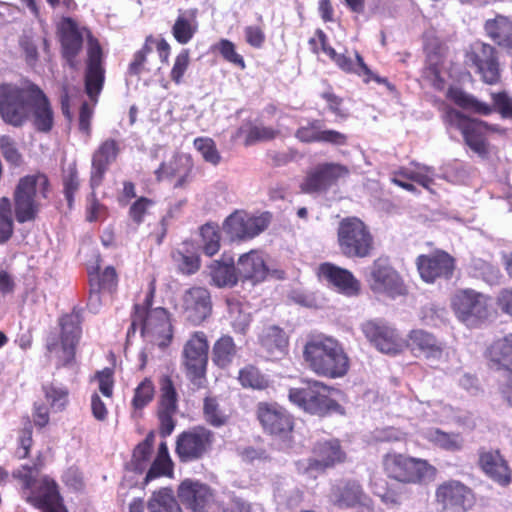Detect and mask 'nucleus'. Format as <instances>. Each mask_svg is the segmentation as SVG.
Segmentation results:
<instances>
[{"label": "nucleus", "mask_w": 512, "mask_h": 512, "mask_svg": "<svg viewBox=\"0 0 512 512\" xmlns=\"http://www.w3.org/2000/svg\"><path fill=\"white\" fill-rule=\"evenodd\" d=\"M429 440L435 446L450 452L460 451L463 448V438L460 433H448L439 428L430 432Z\"/></svg>", "instance_id": "55"}, {"label": "nucleus", "mask_w": 512, "mask_h": 512, "mask_svg": "<svg viewBox=\"0 0 512 512\" xmlns=\"http://www.w3.org/2000/svg\"><path fill=\"white\" fill-rule=\"evenodd\" d=\"M120 152V144L113 138L105 139L98 145L91 157L90 187L102 185L110 165L117 160Z\"/></svg>", "instance_id": "28"}, {"label": "nucleus", "mask_w": 512, "mask_h": 512, "mask_svg": "<svg viewBox=\"0 0 512 512\" xmlns=\"http://www.w3.org/2000/svg\"><path fill=\"white\" fill-rule=\"evenodd\" d=\"M195 149L201 154L205 162L214 166L221 162V154L217 149L216 143L209 137H197L193 141Z\"/></svg>", "instance_id": "61"}, {"label": "nucleus", "mask_w": 512, "mask_h": 512, "mask_svg": "<svg viewBox=\"0 0 512 512\" xmlns=\"http://www.w3.org/2000/svg\"><path fill=\"white\" fill-rule=\"evenodd\" d=\"M186 200L179 201L174 206L170 207L167 213L160 219L157 227L151 231L148 235L149 239L152 240L157 246H160L168 232V226L171 219L174 218V213L180 211Z\"/></svg>", "instance_id": "62"}, {"label": "nucleus", "mask_w": 512, "mask_h": 512, "mask_svg": "<svg viewBox=\"0 0 512 512\" xmlns=\"http://www.w3.org/2000/svg\"><path fill=\"white\" fill-rule=\"evenodd\" d=\"M355 58L356 63H354L349 56L345 54H338L334 59V62L345 73L356 74L361 77L365 84L374 81L378 84L385 85L390 91L395 89L394 85L391 84L387 78L381 77L370 70L365 64L363 57L358 52H356Z\"/></svg>", "instance_id": "38"}, {"label": "nucleus", "mask_w": 512, "mask_h": 512, "mask_svg": "<svg viewBox=\"0 0 512 512\" xmlns=\"http://www.w3.org/2000/svg\"><path fill=\"white\" fill-rule=\"evenodd\" d=\"M474 275L481 277L485 282L489 284L498 283L501 278V273L498 267L483 261L481 259L474 260L472 262Z\"/></svg>", "instance_id": "64"}, {"label": "nucleus", "mask_w": 512, "mask_h": 512, "mask_svg": "<svg viewBox=\"0 0 512 512\" xmlns=\"http://www.w3.org/2000/svg\"><path fill=\"white\" fill-rule=\"evenodd\" d=\"M484 30L498 47L512 51V17L496 15L485 21Z\"/></svg>", "instance_id": "43"}, {"label": "nucleus", "mask_w": 512, "mask_h": 512, "mask_svg": "<svg viewBox=\"0 0 512 512\" xmlns=\"http://www.w3.org/2000/svg\"><path fill=\"white\" fill-rule=\"evenodd\" d=\"M435 501L443 510L467 512L475 502L473 490L459 480H446L435 490Z\"/></svg>", "instance_id": "23"}, {"label": "nucleus", "mask_w": 512, "mask_h": 512, "mask_svg": "<svg viewBox=\"0 0 512 512\" xmlns=\"http://www.w3.org/2000/svg\"><path fill=\"white\" fill-rule=\"evenodd\" d=\"M492 104L479 100L462 88L450 86L446 98L459 108L473 114L489 116L497 112L504 119L512 120V97L505 90L491 93Z\"/></svg>", "instance_id": "12"}, {"label": "nucleus", "mask_w": 512, "mask_h": 512, "mask_svg": "<svg viewBox=\"0 0 512 512\" xmlns=\"http://www.w3.org/2000/svg\"><path fill=\"white\" fill-rule=\"evenodd\" d=\"M260 345L270 359L279 360L288 353L289 338L282 328L272 325L264 329Z\"/></svg>", "instance_id": "41"}, {"label": "nucleus", "mask_w": 512, "mask_h": 512, "mask_svg": "<svg viewBox=\"0 0 512 512\" xmlns=\"http://www.w3.org/2000/svg\"><path fill=\"white\" fill-rule=\"evenodd\" d=\"M346 453L336 438L318 440L312 447V456L307 461V472H325L343 463Z\"/></svg>", "instance_id": "25"}, {"label": "nucleus", "mask_w": 512, "mask_h": 512, "mask_svg": "<svg viewBox=\"0 0 512 512\" xmlns=\"http://www.w3.org/2000/svg\"><path fill=\"white\" fill-rule=\"evenodd\" d=\"M0 118L15 128L31 122L37 132L49 133L54 127V111L44 91L33 82L0 83Z\"/></svg>", "instance_id": "1"}, {"label": "nucleus", "mask_w": 512, "mask_h": 512, "mask_svg": "<svg viewBox=\"0 0 512 512\" xmlns=\"http://www.w3.org/2000/svg\"><path fill=\"white\" fill-rule=\"evenodd\" d=\"M215 441V433L206 426L191 427L177 435L175 455L183 464L201 461L211 454Z\"/></svg>", "instance_id": "13"}, {"label": "nucleus", "mask_w": 512, "mask_h": 512, "mask_svg": "<svg viewBox=\"0 0 512 512\" xmlns=\"http://www.w3.org/2000/svg\"><path fill=\"white\" fill-rule=\"evenodd\" d=\"M256 417L264 433L280 439H291L294 418L284 407L277 403L259 402Z\"/></svg>", "instance_id": "17"}, {"label": "nucleus", "mask_w": 512, "mask_h": 512, "mask_svg": "<svg viewBox=\"0 0 512 512\" xmlns=\"http://www.w3.org/2000/svg\"><path fill=\"white\" fill-rule=\"evenodd\" d=\"M365 337L381 352L398 354L403 349V339L397 330L385 322L370 320L361 328Z\"/></svg>", "instance_id": "26"}, {"label": "nucleus", "mask_w": 512, "mask_h": 512, "mask_svg": "<svg viewBox=\"0 0 512 512\" xmlns=\"http://www.w3.org/2000/svg\"><path fill=\"white\" fill-rule=\"evenodd\" d=\"M154 205L155 201L153 199L140 196L131 203L128 210V216L134 224L139 226L144 222L146 215Z\"/></svg>", "instance_id": "63"}, {"label": "nucleus", "mask_w": 512, "mask_h": 512, "mask_svg": "<svg viewBox=\"0 0 512 512\" xmlns=\"http://www.w3.org/2000/svg\"><path fill=\"white\" fill-rule=\"evenodd\" d=\"M209 270L212 283L216 287H233L238 282L239 275L233 258H229L227 262L215 260L209 266Z\"/></svg>", "instance_id": "44"}, {"label": "nucleus", "mask_w": 512, "mask_h": 512, "mask_svg": "<svg viewBox=\"0 0 512 512\" xmlns=\"http://www.w3.org/2000/svg\"><path fill=\"white\" fill-rule=\"evenodd\" d=\"M488 366L501 373V381L512 380V333L494 340L485 351Z\"/></svg>", "instance_id": "32"}, {"label": "nucleus", "mask_w": 512, "mask_h": 512, "mask_svg": "<svg viewBox=\"0 0 512 512\" xmlns=\"http://www.w3.org/2000/svg\"><path fill=\"white\" fill-rule=\"evenodd\" d=\"M237 272L243 280L260 283L269 273L263 256L256 250L241 255L237 262Z\"/></svg>", "instance_id": "39"}, {"label": "nucleus", "mask_w": 512, "mask_h": 512, "mask_svg": "<svg viewBox=\"0 0 512 512\" xmlns=\"http://www.w3.org/2000/svg\"><path fill=\"white\" fill-rule=\"evenodd\" d=\"M21 427L17 430V448L15 455L18 459H26L30 456L33 446V424L31 417L25 415L21 417Z\"/></svg>", "instance_id": "48"}, {"label": "nucleus", "mask_w": 512, "mask_h": 512, "mask_svg": "<svg viewBox=\"0 0 512 512\" xmlns=\"http://www.w3.org/2000/svg\"><path fill=\"white\" fill-rule=\"evenodd\" d=\"M209 342L205 332H193L183 346L181 365L187 379L197 388L207 382Z\"/></svg>", "instance_id": "11"}, {"label": "nucleus", "mask_w": 512, "mask_h": 512, "mask_svg": "<svg viewBox=\"0 0 512 512\" xmlns=\"http://www.w3.org/2000/svg\"><path fill=\"white\" fill-rule=\"evenodd\" d=\"M318 274L339 293L346 296H357L360 293V281L346 268L330 262H324L319 265Z\"/></svg>", "instance_id": "34"}, {"label": "nucleus", "mask_w": 512, "mask_h": 512, "mask_svg": "<svg viewBox=\"0 0 512 512\" xmlns=\"http://www.w3.org/2000/svg\"><path fill=\"white\" fill-rule=\"evenodd\" d=\"M104 54L100 42L88 36L84 72L85 93L91 101H97L105 83Z\"/></svg>", "instance_id": "16"}, {"label": "nucleus", "mask_w": 512, "mask_h": 512, "mask_svg": "<svg viewBox=\"0 0 512 512\" xmlns=\"http://www.w3.org/2000/svg\"><path fill=\"white\" fill-rule=\"evenodd\" d=\"M174 467L175 464L170 456L168 445L165 441H162L158 446L155 458L146 469L143 484L147 485L151 481L162 477L174 478Z\"/></svg>", "instance_id": "42"}, {"label": "nucleus", "mask_w": 512, "mask_h": 512, "mask_svg": "<svg viewBox=\"0 0 512 512\" xmlns=\"http://www.w3.org/2000/svg\"><path fill=\"white\" fill-rule=\"evenodd\" d=\"M446 126L454 128L462 134L464 143L478 156L486 158L489 154L487 132L499 130L487 122L470 117L463 112L447 107L442 115Z\"/></svg>", "instance_id": "9"}, {"label": "nucleus", "mask_w": 512, "mask_h": 512, "mask_svg": "<svg viewBox=\"0 0 512 512\" xmlns=\"http://www.w3.org/2000/svg\"><path fill=\"white\" fill-rule=\"evenodd\" d=\"M51 183L43 172L23 176L19 179L14 192V214L18 223L33 222L41 209V200L48 199Z\"/></svg>", "instance_id": "4"}, {"label": "nucleus", "mask_w": 512, "mask_h": 512, "mask_svg": "<svg viewBox=\"0 0 512 512\" xmlns=\"http://www.w3.org/2000/svg\"><path fill=\"white\" fill-rule=\"evenodd\" d=\"M237 353L234 340L229 335H223L213 345L212 360L219 368H227Z\"/></svg>", "instance_id": "47"}, {"label": "nucleus", "mask_w": 512, "mask_h": 512, "mask_svg": "<svg viewBox=\"0 0 512 512\" xmlns=\"http://www.w3.org/2000/svg\"><path fill=\"white\" fill-rule=\"evenodd\" d=\"M153 43H155L154 37L152 35L147 36L141 49L134 53L133 59L128 66V73L130 75L139 76L144 71H150L147 64L148 56L153 52Z\"/></svg>", "instance_id": "54"}, {"label": "nucleus", "mask_w": 512, "mask_h": 512, "mask_svg": "<svg viewBox=\"0 0 512 512\" xmlns=\"http://www.w3.org/2000/svg\"><path fill=\"white\" fill-rule=\"evenodd\" d=\"M477 465L486 477L502 487L512 482V469L499 449L480 448Z\"/></svg>", "instance_id": "27"}, {"label": "nucleus", "mask_w": 512, "mask_h": 512, "mask_svg": "<svg viewBox=\"0 0 512 512\" xmlns=\"http://www.w3.org/2000/svg\"><path fill=\"white\" fill-rule=\"evenodd\" d=\"M415 264L421 279L426 283L450 280L456 269L455 258L441 249H436L429 254L419 255Z\"/></svg>", "instance_id": "21"}, {"label": "nucleus", "mask_w": 512, "mask_h": 512, "mask_svg": "<svg viewBox=\"0 0 512 512\" xmlns=\"http://www.w3.org/2000/svg\"><path fill=\"white\" fill-rule=\"evenodd\" d=\"M202 250L205 255L212 257L221 248V230L217 224L206 223L200 228Z\"/></svg>", "instance_id": "53"}, {"label": "nucleus", "mask_w": 512, "mask_h": 512, "mask_svg": "<svg viewBox=\"0 0 512 512\" xmlns=\"http://www.w3.org/2000/svg\"><path fill=\"white\" fill-rule=\"evenodd\" d=\"M407 345L413 352L423 355L426 359L439 360L444 346L432 333L423 329H413L408 334Z\"/></svg>", "instance_id": "37"}, {"label": "nucleus", "mask_w": 512, "mask_h": 512, "mask_svg": "<svg viewBox=\"0 0 512 512\" xmlns=\"http://www.w3.org/2000/svg\"><path fill=\"white\" fill-rule=\"evenodd\" d=\"M370 290L396 298L408 294V288L400 273L393 267L388 256H379L369 267L367 278Z\"/></svg>", "instance_id": "14"}, {"label": "nucleus", "mask_w": 512, "mask_h": 512, "mask_svg": "<svg viewBox=\"0 0 512 512\" xmlns=\"http://www.w3.org/2000/svg\"><path fill=\"white\" fill-rule=\"evenodd\" d=\"M148 512H182L170 487H162L152 492L147 502Z\"/></svg>", "instance_id": "45"}, {"label": "nucleus", "mask_w": 512, "mask_h": 512, "mask_svg": "<svg viewBox=\"0 0 512 512\" xmlns=\"http://www.w3.org/2000/svg\"><path fill=\"white\" fill-rule=\"evenodd\" d=\"M155 442V435L153 431H150L143 441L138 443L133 452L131 458V466L135 473H143L148 468L153 453V447Z\"/></svg>", "instance_id": "46"}, {"label": "nucleus", "mask_w": 512, "mask_h": 512, "mask_svg": "<svg viewBox=\"0 0 512 512\" xmlns=\"http://www.w3.org/2000/svg\"><path fill=\"white\" fill-rule=\"evenodd\" d=\"M198 14L197 8L178 10V15L171 27V33L177 43L186 45L194 38L199 28Z\"/></svg>", "instance_id": "40"}, {"label": "nucleus", "mask_w": 512, "mask_h": 512, "mask_svg": "<svg viewBox=\"0 0 512 512\" xmlns=\"http://www.w3.org/2000/svg\"><path fill=\"white\" fill-rule=\"evenodd\" d=\"M302 355L306 366L320 377L341 378L350 368V359L343 345L331 336L309 338L303 346Z\"/></svg>", "instance_id": "2"}, {"label": "nucleus", "mask_w": 512, "mask_h": 512, "mask_svg": "<svg viewBox=\"0 0 512 512\" xmlns=\"http://www.w3.org/2000/svg\"><path fill=\"white\" fill-rule=\"evenodd\" d=\"M90 188L91 192L86 197L85 219L87 222L93 223L104 220L108 216V208L97 197L98 187Z\"/></svg>", "instance_id": "59"}, {"label": "nucleus", "mask_w": 512, "mask_h": 512, "mask_svg": "<svg viewBox=\"0 0 512 512\" xmlns=\"http://www.w3.org/2000/svg\"><path fill=\"white\" fill-rule=\"evenodd\" d=\"M238 381L243 388L253 390H265L269 387L270 381L260 369L252 364L241 368L238 373Z\"/></svg>", "instance_id": "49"}, {"label": "nucleus", "mask_w": 512, "mask_h": 512, "mask_svg": "<svg viewBox=\"0 0 512 512\" xmlns=\"http://www.w3.org/2000/svg\"><path fill=\"white\" fill-rule=\"evenodd\" d=\"M213 50L217 51L221 57L228 63L239 68L246 69L244 57L237 52L236 45L231 40L221 38L214 46Z\"/></svg>", "instance_id": "58"}, {"label": "nucleus", "mask_w": 512, "mask_h": 512, "mask_svg": "<svg viewBox=\"0 0 512 512\" xmlns=\"http://www.w3.org/2000/svg\"><path fill=\"white\" fill-rule=\"evenodd\" d=\"M270 222L269 212L251 215L244 211H235L225 219L224 229L233 239L248 240L265 231Z\"/></svg>", "instance_id": "22"}, {"label": "nucleus", "mask_w": 512, "mask_h": 512, "mask_svg": "<svg viewBox=\"0 0 512 512\" xmlns=\"http://www.w3.org/2000/svg\"><path fill=\"white\" fill-rule=\"evenodd\" d=\"M158 383L160 389L157 403L158 432L165 439L172 434L176 426L175 415L178 411V393L170 375L163 374Z\"/></svg>", "instance_id": "19"}, {"label": "nucleus", "mask_w": 512, "mask_h": 512, "mask_svg": "<svg viewBox=\"0 0 512 512\" xmlns=\"http://www.w3.org/2000/svg\"><path fill=\"white\" fill-rule=\"evenodd\" d=\"M384 475L401 484L421 485L436 478L438 470L428 460L390 450L381 458Z\"/></svg>", "instance_id": "5"}, {"label": "nucleus", "mask_w": 512, "mask_h": 512, "mask_svg": "<svg viewBox=\"0 0 512 512\" xmlns=\"http://www.w3.org/2000/svg\"><path fill=\"white\" fill-rule=\"evenodd\" d=\"M336 243L339 253L353 260L370 258L376 249L371 228L357 216H347L338 222Z\"/></svg>", "instance_id": "6"}, {"label": "nucleus", "mask_w": 512, "mask_h": 512, "mask_svg": "<svg viewBox=\"0 0 512 512\" xmlns=\"http://www.w3.org/2000/svg\"><path fill=\"white\" fill-rule=\"evenodd\" d=\"M25 501L41 512H69L58 483L48 475L35 478L30 474L19 476Z\"/></svg>", "instance_id": "10"}, {"label": "nucleus", "mask_w": 512, "mask_h": 512, "mask_svg": "<svg viewBox=\"0 0 512 512\" xmlns=\"http://www.w3.org/2000/svg\"><path fill=\"white\" fill-rule=\"evenodd\" d=\"M181 300L183 316L187 322L194 326L201 325L212 314V297L206 287H190L183 293Z\"/></svg>", "instance_id": "24"}, {"label": "nucleus", "mask_w": 512, "mask_h": 512, "mask_svg": "<svg viewBox=\"0 0 512 512\" xmlns=\"http://www.w3.org/2000/svg\"><path fill=\"white\" fill-rule=\"evenodd\" d=\"M191 64V53L188 48H183L175 56L170 71V79L175 85L184 83V77L189 70Z\"/></svg>", "instance_id": "60"}, {"label": "nucleus", "mask_w": 512, "mask_h": 512, "mask_svg": "<svg viewBox=\"0 0 512 512\" xmlns=\"http://www.w3.org/2000/svg\"><path fill=\"white\" fill-rule=\"evenodd\" d=\"M156 293V280L153 278L148 285V290L142 304H135L131 314L130 330L135 332L140 328L142 334L155 337L157 345L165 348L170 345L173 338V328L169 313L163 307L152 309Z\"/></svg>", "instance_id": "3"}, {"label": "nucleus", "mask_w": 512, "mask_h": 512, "mask_svg": "<svg viewBox=\"0 0 512 512\" xmlns=\"http://www.w3.org/2000/svg\"><path fill=\"white\" fill-rule=\"evenodd\" d=\"M155 385L150 377H145L134 389L131 406L135 411H141L154 399Z\"/></svg>", "instance_id": "56"}, {"label": "nucleus", "mask_w": 512, "mask_h": 512, "mask_svg": "<svg viewBox=\"0 0 512 512\" xmlns=\"http://www.w3.org/2000/svg\"><path fill=\"white\" fill-rule=\"evenodd\" d=\"M468 66L474 67L481 80L488 85H495L501 80V70L495 47L488 43L476 42L465 55Z\"/></svg>", "instance_id": "20"}, {"label": "nucleus", "mask_w": 512, "mask_h": 512, "mask_svg": "<svg viewBox=\"0 0 512 512\" xmlns=\"http://www.w3.org/2000/svg\"><path fill=\"white\" fill-rule=\"evenodd\" d=\"M295 138L305 144L327 143L335 146H344L348 143V136L340 131L324 129L319 119H309L305 125L299 126L295 131Z\"/></svg>", "instance_id": "33"}, {"label": "nucleus", "mask_w": 512, "mask_h": 512, "mask_svg": "<svg viewBox=\"0 0 512 512\" xmlns=\"http://www.w3.org/2000/svg\"><path fill=\"white\" fill-rule=\"evenodd\" d=\"M490 297L471 288L455 292L451 307L457 318L467 325H475L487 320L490 315Z\"/></svg>", "instance_id": "15"}, {"label": "nucleus", "mask_w": 512, "mask_h": 512, "mask_svg": "<svg viewBox=\"0 0 512 512\" xmlns=\"http://www.w3.org/2000/svg\"><path fill=\"white\" fill-rule=\"evenodd\" d=\"M203 417L207 424L215 428L226 425L229 419L215 396H206L203 399Z\"/></svg>", "instance_id": "52"}, {"label": "nucleus", "mask_w": 512, "mask_h": 512, "mask_svg": "<svg viewBox=\"0 0 512 512\" xmlns=\"http://www.w3.org/2000/svg\"><path fill=\"white\" fill-rule=\"evenodd\" d=\"M88 305L98 309L102 304V294L114 295L118 289V274L113 266H107L95 275H90Z\"/></svg>", "instance_id": "35"}, {"label": "nucleus", "mask_w": 512, "mask_h": 512, "mask_svg": "<svg viewBox=\"0 0 512 512\" xmlns=\"http://www.w3.org/2000/svg\"><path fill=\"white\" fill-rule=\"evenodd\" d=\"M58 324L60 327L59 338L51 336L47 338L46 350L54 353L59 350L56 368H67L75 365L77 347L82 338V317L79 312L73 310L62 315Z\"/></svg>", "instance_id": "7"}, {"label": "nucleus", "mask_w": 512, "mask_h": 512, "mask_svg": "<svg viewBox=\"0 0 512 512\" xmlns=\"http://www.w3.org/2000/svg\"><path fill=\"white\" fill-rule=\"evenodd\" d=\"M280 131L271 126L258 125L252 120H245L231 136L236 142L241 140L245 147L253 146L259 142H267L276 139Z\"/></svg>", "instance_id": "36"}, {"label": "nucleus", "mask_w": 512, "mask_h": 512, "mask_svg": "<svg viewBox=\"0 0 512 512\" xmlns=\"http://www.w3.org/2000/svg\"><path fill=\"white\" fill-rule=\"evenodd\" d=\"M63 194L69 209L74 207L75 195L80 188V178L75 162L69 164L62 171Z\"/></svg>", "instance_id": "51"}, {"label": "nucleus", "mask_w": 512, "mask_h": 512, "mask_svg": "<svg viewBox=\"0 0 512 512\" xmlns=\"http://www.w3.org/2000/svg\"><path fill=\"white\" fill-rule=\"evenodd\" d=\"M331 392L332 388L321 381L304 379L299 387L289 389L288 399L306 413L322 417L341 408Z\"/></svg>", "instance_id": "8"}, {"label": "nucleus", "mask_w": 512, "mask_h": 512, "mask_svg": "<svg viewBox=\"0 0 512 512\" xmlns=\"http://www.w3.org/2000/svg\"><path fill=\"white\" fill-rule=\"evenodd\" d=\"M392 175L416 182L427 190H431V185L434 184L433 169L426 166L416 165L414 169L400 167Z\"/></svg>", "instance_id": "50"}, {"label": "nucleus", "mask_w": 512, "mask_h": 512, "mask_svg": "<svg viewBox=\"0 0 512 512\" xmlns=\"http://www.w3.org/2000/svg\"><path fill=\"white\" fill-rule=\"evenodd\" d=\"M177 497L186 509L204 512L213 498V491L206 483L186 478L177 487Z\"/></svg>", "instance_id": "31"}, {"label": "nucleus", "mask_w": 512, "mask_h": 512, "mask_svg": "<svg viewBox=\"0 0 512 512\" xmlns=\"http://www.w3.org/2000/svg\"><path fill=\"white\" fill-rule=\"evenodd\" d=\"M45 399L55 412L64 411L69 403V390L66 387H57L47 384L42 387Z\"/></svg>", "instance_id": "57"}, {"label": "nucleus", "mask_w": 512, "mask_h": 512, "mask_svg": "<svg viewBox=\"0 0 512 512\" xmlns=\"http://www.w3.org/2000/svg\"><path fill=\"white\" fill-rule=\"evenodd\" d=\"M349 174V168L341 163H321L307 173L300 184V190L306 194L325 193Z\"/></svg>", "instance_id": "18"}, {"label": "nucleus", "mask_w": 512, "mask_h": 512, "mask_svg": "<svg viewBox=\"0 0 512 512\" xmlns=\"http://www.w3.org/2000/svg\"><path fill=\"white\" fill-rule=\"evenodd\" d=\"M194 161L189 154H176L169 161L162 162L155 171L158 181L174 180V188H184L191 182Z\"/></svg>", "instance_id": "30"}, {"label": "nucleus", "mask_w": 512, "mask_h": 512, "mask_svg": "<svg viewBox=\"0 0 512 512\" xmlns=\"http://www.w3.org/2000/svg\"><path fill=\"white\" fill-rule=\"evenodd\" d=\"M58 37L62 58L71 69H76L77 57L83 48V36L77 22L70 17H63L58 25Z\"/></svg>", "instance_id": "29"}]
</instances>
